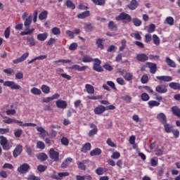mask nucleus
Instances as JSON below:
<instances>
[{
	"label": "nucleus",
	"mask_w": 180,
	"mask_h": 180,
	"mask_svg": "<svg viewBox=\"0 0 180 180\" xmlns=\"http://www.w3.org/2000/svg\"><path fill=\"white\" fill-rule=\"evenodd\" d=\"M0 84H4V86H8L11 89L19 90L22 89L20 85L15 83L13 81H6L4 82V79H0Z\"/></svg>",
	"instance_id": "obj_1"
},
{
	"label": "nucleus",
	"mask_w": 180,
	"mask_h": 180,
	"mask_svg": "<svg viewBox=\"0 0 180 180\" xmlns=\"http://www.w3.org/2000/svg\"><path fill=\"white\" fill-rule=\"evenodd\" d=\"M115 19L117 20H122L123 23L128 24L131 22V16L126 13H121Z\"/></svg>",
	"instance_id": "obj_2"
},
{
	"label": "nucleus",
	"mask_w": 180,
	"mask_h": 180,
	"mask_svg": "<svg viewBox=\"0 0 180 180\" xmlns=\"http://www.w3.org/2000/svg\"><path fill=\"white\" fill-rule=\"evenodd\" d=\"M30 170V165L27 163H23L18 167L17 171L19 174H26Z\"/></svg>",
	"instance_id": "obj_3"
},
{
	"label": "nucleus",
	"mask_w": 180,
	"mask_h": 180,
	"mask_svg": "<svg viewBox=\"0 0 180 180\" xmlns=\"http://www.w3.org/2000/svg\"><path fill=\"white\" fill-rule=\"evenodd\" d=\"M59 157H60V153L54 150V149L53 148L50 149L49 158H51V160L57 162V161L60 160Z\"/></svg>",
	"instance_id": "obj_4"
},
{
	"label": "nucleus",
	"mask_w": 180,
	"mask_h": 180,
	"mask_svg": "<svg viewBox=\"0 0 180 180\" xmlns=\"http://www.w3.org/2000/svg\"><path fill=\"white\" fill-rule=\"evenodd\" d=\"M23 151V147L22 145H18L14 150L13 151V155L14 158H18L20 154H22V152Z\"/></svg>",
	"instance_id": "obj_5"
},
{
	"label": "nucleus",
	"mask_w": 180,
	"mask_h": 180,
	"mask_svg": "<svg viewBox=\"0 0 180 180\" xmlns=\"http://www.w3.org/2000/svg\"><path fill=\"white\" fill-rule=\"evenodd\" d=\"M33 20V15L30 14L24 21V26L25 30H29L30 29V25H32V21Z\"/></svg>",
	"instance_id": "obj_6"
},
{
	"label": "nucleus",
	"mask_w": 180,
	"mask_h": 180,
	"mask_svg": "<svg viewBox=\"0 0 180 180\" xmlns=\"http://www.w3.org/2000/svg\"><path fill=\"white\" fill-rule=\"evenodd\" d=\"M88 69V66L84 65L81 66L79 65H72L71 67L69 68V70H75V71H85V70Z\"/></svg>",
	"instance_id": "obj_7"
},
{
	"label": "nucleus",
	"mask_w": 180,
	"mask_h": 180,
	"mask_svg": "<svg viewBox=\"0 0 180 180\" xmlns=\"http://www.w3.org/2000/svg\"><path fill=\"white\" fill-rule=\"evenodd\" d=\"M146 65L150 69V74H155L157 72V64L148 62Z\"/></svg>",
	"instance_id": "obj_8"
},
{
	"label": "nucleus",
	"mask_w": 180,
	"mask_h": 180,
	"mask_svg": "<svg viewBox=\"0 0 180 180\" xmlns=\"http://www.w3.org/2000/svg\"><path fill=\"white\" fill-rule=\"evenodd\" d=\"M56 103L57 108H58L59 109H66L67 106H68L67 101L63 100H58Z\"/></svg>",
	"instance_id": "obj_9"
},
{
	"label": "nucleus",
	"mask_w": 180,
	"mask_h": 180,
	"mask_svg": "<svg viewBox=\"0 0 180 180\" xmlns=\"http://www.w3.org/2000/svg\"><path fill=\"white\" fill-rule=\"evenodd\" d=\"M155 91L158 92V94H167L168 89L165 85H158L155 87Z\"/></svg>",
	"instance_id": "obj_10"
},
{
	"label": "nucleus",
	"mask_w": 180,
	"mask_h": 180,
	"mask_svg": "<svg viewBox=\"0 0 180 180\" xmlns=\"http://www.w3.org/2000/svg\"><path fill=\"white\" fill-rule=\"evenodd\" d=\"M29 57L28 52H26L25 53L22 54L21 57L13 60V64H19V63H22L26 60L27 58Z\"/></svg>",
	"instance_id": "obj_11"
},
{
	"label": "nucleus",
	"mask_w": 180,
	"mask_h": 180,
	"mask_svg": "<svg viewBox=\"0 0 180 180\" xmlns=\"http://www.w3.org/2000/svg\"><path fill=\"white\" fill-rule=\"evenodd\" d=\"M136 59L141 63H146V61L148 60V57L146 55V53H139L136 56Z\"/></svg>",
	"instance_id": "obj_12"
},
{
	"label": "nucleus",
	"mask_w": 180,
	"mask_h": 180,
	"mask_svg": "<svg viewBox=\"0 0 180 180\" xmlns=\"http://www.w3.org/2000/svg\"><path fill=\"white\" fill-rule=\"evenodd\" d=\"M157 119H158V120H159V122H160V123H162V124L167 123V116H166L165 114H164L163 112H160V113L157 115Z\"/></svg>",
	"instance_id": "obj_13"
},
{
	"label": "nucleus",
	"mask_w": 180,
	"mask_h": 180,
	"mask_svg": "<svg viewBox=\"0 0 180 180\" xmlns=\"http://www.w3.org/2000/svg\"><path fill=\"white\" fill-rule=\"evenodd\" d=\"M137 6H139V2L136 1V0H131V2L127 5V8H129L130 11L137 9Z\"/></svg>",
	"instance_id": "obj_14"
},
{
	"label": "nucleus",
	"mask_w": 180,
	"mask_h": 180,
	"mask_svg": "<svg viewBox=\"0 0 180 180\" xmlns=\"http://www.w3.org/2000/svg\"><path fill=\"white\" fill-rule=\"evenodd\" d=\"M106 110V108L105 106L101 105L94 108V113L95 115H102L103 112Z\"/></svg>",
	"instance_id": "obj_15"
},
{
	"label": "nucleus",
	"mask_w": 180,
	"mask_h": 180,
	"mask_svg": "<svg viewBox=\"0 0 180 180\" xmlns=\"http://www.w3.org/2000/svg\"><path fill=\"white\" fill-rule=\"evenodd\" d=\"M156 78L159 81H163L164 82H171L172 81V77L171 76H157Z\"/></svg>",
	"instance_id": "obj_16"
},
{
	"label": "nucleus",
	"mask_w": 180,
	"mask_h": 180,
	"mask_svg": "<svg viewBox=\"0 0 180 180\" xmlns=\"http://www.w3.org/2000/svg\"><path fill=\"white\" fill-rule=\"evenodd\" d=\"M172 112L174 116L179 117L180 119V108L179 107L175 105L171 108Z\"/></svg>",
	"instance_id": "obj_17"
},
{
	"label": "nucleus",
	"mask_w": 180,
	"mask_h": 180,
	"mask_svg": "<svg viewBox=\"0 0 180 180\" xmlns=\"http://www.w3.org/2000/svg\"><path fill=\"white\" fill-rule=\"evenodd\" d=\"M165 61L169 67H171L172 68H176L175 61L172 60L169 57H166Z\"/></svg>",
	"instance_id": "obj_18"
},
{
	"label": "nucleus",
	"mask_w": 180,
	"mask_h": 180,
	"mask_svg": "<svg viewBox=\"0 0 180 180\" xmlns=\"http://www.w3.org/2000/svg\"><path fill=\"white\" fill-rule=\"evenodd\" d=\"M108 29L109 30H111L112 32H117V25L115 22L110 21L108 22Z\"/></svg>",
	"instance_id": "obj_19"
},
{
	"label": "nucleus",
	"mask_w": 180,
	"mask_h": 180,
	"mask_svg": "<svg viewBox=\"0 0 180 180\" xmlns=\"http://www.w3.org/2000/svg\"><path fill=\"white\" fill-rule=\"evenodd\" d=\"M165 131L166 133H172L174 131V127L172 125L165 122L164 124Z\"/></svg>",
	"instance_id": "obj_20"
},
{
	"label": "nucleus",
	"mask_w": 180,
	"mask_h": 180,
	"mask_svg": "<svg viewBox=\"0 0 180 180\" xmlns=\"http://www.w3.org/2000/svg\"><path fill=\"white\" fill-rule=\"evenodd\" d=\"M91 15V12L89 11H86L82 13L77 15L78 19H85V18H89Z\"/></svg>",
	"instance_id": "obj_21"
},
{
	"label": "nucleus",
	"mask_w": 180,
	"mask_h": 180,
	"mask_svg": "<svg viewBox=\"0 0 180 180\" xmlns=\"http://www.w3.org/2000/svg\"><path fill=\"white\" fill-rule=\"evenodd\" d=\"M72 162V158H66L64 162H62L61 164V168H67L70 164Z\"/></svg>",
	"instance_id": "obj_22"
},
{
	"label": "nucleus",
	"mask_w": 180,
	"mask_h": 180,
	"mask_svg": "<svg viewBox=\"0 0 180 180\" xmlns=\"http://www.w3.org/2000/svg\"><path fill=\"white\" fill-rule=\"evenodd\" d=\"M169 88L174 91H180V84L176 82H171L169 84Z\"/></svg>",
	"instance_id": "obj_23"
},
{
	"label": "nucleus",
	"mask_w": 180,
	"mask_h": 180,
	"mask_svg": "<svg viewBox=\"0 0 180 180\" xmlns=\"http://www.w3.org/2000/svg\"><path fill=\"white\" fill-rule=\"evenodd\" d=\"M86 163V160H83L82 162H77V167L79 169H82V171H85L86 169V166L85 164Z\"/></svg>",
	"instance_id": "obj_24"
},
{
	"label": "nucleus",
	"mask_w": 180,
	"mask_h": 180,
	"mask_svg": "<svg viewBox=\"0 0 180 180\" xmlns=\"http://www.w3.org/2000/svg\"><path fill=\"white\" fill-rule=\"evenodd\" d=\"M85 88L87 94H95V89L94 88V86L89 84H87L85 85Z\"/></svg>",
	"instance_id": "obj_25"
},
{
	"label": "nucleus",
	"mask_w": 180,
	"mask_h": 180,
	"mask_svg": "<svg viewBox=\"0 0 180 180\" xmlns=\"http://www.w3.org/2000/svg\"><path fill=\"white\" fill-rule=\"evenodd\" d=\"M47 37H49V34L45 32V33H42V34H39L37 35V39L39 41H44V40H46L47 39Z\"/></svg>",
	"instance_id": "obj_26"
},
{
	"label": "nucleus",
	"mask_w": 180,
	"mask_h": 180,
	"mask_svg": "<svg viewBox=\"0 0 180 180\" xmlns=\"http://www.w3.org/2000/svg\"><path fill=\"white\" fill-rule=\"evenodd\" d=\"M82 153H86L87 151H91V143H86L81 150Z\"/></svg>",
	"instance_id": "obj_27"
},
{
	"label": "nucleus",
	"mask_w": 180,
	"mask_h": 180,
	"mask_svg": "<svg viewBox=\"0 0 180 180\" xmlns=\"http://www.w3.org/2000/svg\"><path fill=\"white\" fill-rule=\"evenodd\" d=\"M37 158L38 160H40V161L44 162V161H46V160H47L48 156H47V155H46V153H39L38 155H37Z\"/></svg>",
	"instance_id": "obj_28"
},
{
	"label": "nucleus",
	"mask_w": 180,
	"mask_h": 180,
	"mask_svg": "<svg viewBox=\"0 0 180 180\" xmlns=\"http://www.w3.org/2000/svg\"><path fill=\"white\" fill-rule=\"evenodd\" d=\"M58 176H55V179L60 180L64 178V176H70V172H60L58 174Z\"/></svg>",
	"instance_id": "obj_29"
},
{
	"label": "nucleus",
	"mask_w": 180,
	"mask_h": 180,
	"mask_svg": "<svg viewBox=\"0 0 180 180\" xmlns=\"http://www.w3.org/2000/svg\"><path fill=\"white\" fill-rule=\"evenodd\" d=\"M165 25H169V26H174V18L169 16L165 20Z\"/></svg>",
	"instance_id": "obj_30"
},
{
	"label": "nucleus",
	"mask_w": 180,
	"mask_h": 180,
	"mask_svg": "<svg viewBox=\"0 0 180 180\" xmlns=\"http://www.w3.org/2000/svg\"><path fill=\"white\" fill-rule=\"evenodd\" d=\"M102 150L100 148H96L90 152V155L94 157L95 155H101Z\"/></svg>",
	"instance_id": "obj_31"
},
{
	"label": "nucleus",
	"mask_w": 180,
	"mask_h": 180,
	"mask_svg": "<svg viewBox=\"0 0 180 180\" xmlns=\"http://www.w3.org/2000/svg\"><path fill=\"white\" fill-rule=\"evenodd\" d=\"M103 39H96V41L97 47H98V49H101V50H103L105 47V45H103Z\"/></svg>",
	"instance_id": "obj_32"
},
{
	"label": "nucleus",
	"mask_w": 180,
	"mask_h": 180,
	"mask_svg": "<svg viewBox=\"0 0 180 180\" xmlns=\"http://www.w3.org/2000/svg\"><path fill=\"white\" fill-rule=\"evenodd\" d=\"M47 11H42L39 15V20H44V19L47 18V15H48Z\"/></svg>",
	"instance_id": "obj_33"
},
{
	"label": "nucleus",
	"mask_w": 180,
	"mask_h": 180,
	"mask_svg": "<svg viewBox=\"0 0 180 180\" xmlns=\"http://www.w3.org/2000/svg\"><path fill=\"white\" fill-rule=\"evenodd\" d=\"M82 63H92L94 58H91L89 56H84L82 59Z\"/></svg>",
	"instance_id": "obj_34"
},
{
	"label": "nucleus",
	"mask_w": 180,
	"mask_h": 180,
	"mask_svg": "<svg viewBox=\"0 0 180 180\" xmlns=\"http://www.w3.org/2000/svg\"><path fill=\"white\" fill-rule=\"evenodd\" d=\"M132 22L136 26V27H139V26H141V20L138 18H133Z\"/></svg>",
	"instance_id": "obj_35"
},
{
	"label": "nucleus",
	"mask_w": 180,
	"mask_h": 180,
	"mask_svg": "<svg viewBox=\"0 0 180 180\" xmlns=\"http://www.w3.org/2000/svg\"><path fill=\"white\" fill-rule=\"evenodd\" d=\"M148 105L150 108H154L155 106H160V103L156 101H150L148 103Z\"/></svg>",
	"instance_id": "obj_36"
},
{
	"label": "nucleus",
	"mask_w": 180,
	"mask_h": 180,
	"mask_svg": "<svg viewBox=\"0 0 180 180\" xmlns=\"http://www.w3.org/2000/svg\"><path fill=\"white\" fill-rule=\"evenodd\" d=\"M51 32H52L53 34H54L55 36L61 34V30H60V28H58L57 27L52 28Z\"/></svg>",
	"instance_id": "obj_37"
},
{
	"label": "nucleus",
	"mask_w": 180,
	"mask_h": 180,
	"mask_svg": "<svg viewBox=\"0 0 180 180\" xmlns=\"http://www.w3.org/2000/svg\"><path fill=\"white\" fill-rule=\"evenodd\" d=\"M153 41L155 46H160V37L157 34L153 35Z\"/></svg>",
	"instance_id": "obj_38"
},
{
	"label": "nucleus",
	"mask_w": 180,
	"mask_h": 180,
	"mask_svg": "<svg viewBox=\"0 0 180 180\" xmlns=\"http://www.w3.org/2000/svg\"><path fill=\"white\" fill-rule=\"evenodd\" d=\"M93 70L96 71L97 72H103V68L101 66V65H94Z\"/></svg>",
	"instance_id": "obj_39"
},
{
	"label": "nucleus",
	"mask_w": 180,
	"mask_h": 180,
	"mask_svg": "<svg viewBox=\"0 0 180 180\" xmlns=\"http://www.w3.org/2000/svg\"><path fill=\"white\" fill-rule=\"evenodd\" d=\"M141 99L143 102H147V101H150V96H148V94H147V93H143L141 95Z\"/></svg>",
	"instance_id": "obj_40"
},
{
	"label": "nucleus",
	"mask_w": 180,
	"mask_h": 180,
	"mask_svg": "<svg viewBox=\"0 0 180 180\" xmlns=\"http://www.w3.org/2000/svg\"><path fill=\"white\" fill-rule=\"evenodd\" d=\"M65 5L70 9H75V4H74V3H72V1L70 0H68L65 3Z\"/></svg>",
	"instance_id": "obj_41"
},
{
	"label": "nucleus",
	"mask_w": 180,
	"mask_h": 180,
	"mask_svg": "<svg viewBox=\"0 0 180 180\" xmlns=\"http://www.w3.org/2000/svg\"><path fill=\"white\" fill-rule=\"evenodd\" d=\"M4 120L3 122L4 123H6V124H12V123H15V120L12 119V118H8L7 117H4Z\"/></svg>",
	"instance_id": "obj_42"
},
{
	"label": "nucleus",
	"mask_w": 180,
	"mask_h": 180,
	"mask_svg": "<svg viewBox=\"0 0 180 180\" xmlns=\"http://www.w3.org/2000/svg\"><path fill=\"white\" fill-rule=\"evenodd\" d=\"M94 29V26H92L91 23H84V30L86 32H91Z\"/></svg>",
	"instance_id": "obj_43"
},
{
	"label": "nucleus",
	"mask_w": 180,
	"mask_h": 180,
	"mask_svg": "<svg viewBox=\"0 0 180 180\" xmlns=\"http://www.w3.org/2000/svg\"><path fill=\"white\" fill-rule=\"evenodd\" d=\"M41 89L44 94H49L50 93V87L47 85H42Z\"/></svg>",
	"instance_id": "obj_44"
},
{
	"label": "nucleus",
	"mask_w": 180,
	"mask_h": 180,
	"mask_svg": "<svg viewBox=\"0 0 180 180\" xmlns=\"http://www.w3.org/2000/svg\"><path fill=\"white\" fill-rule=\"evenodd\" d=\"M22 133H23V130H22L20 129H18L14 131V136L16 138H19L22 136Z\"/></svg>",
	"instance_id": "obj_45"
},
{
	"label": "nucleus",
	"mask_w": 180,
	"mask_h": 180,
	"mask_svg": "<svg viewBox=\"0 0 180 180\" xmlns=\"http://www.w3.org/2000/svg\"><path fill=\"white\" fill-rule=\"evenodd\" d=\"M27 31L21 32L20 35L21 36H27V34H32L33 32H34V28H32L31 30H27Z\"/></svg>",
	"instance_id": "obj_46"
},
{
	"label": "nucleus",
	"mask_w": 180,
	"mask_h": 180,
	"mask_svg": "<svg viewBox=\"0 0 180 180\" xmlns=\"http://www.w3.org/2000/svg\"><path fill=\"white\" fill-rule=\"evenodd\" d=\"M31 93L33 94V95H41V91L37 88L34 87L31 89Z\"/></svg>",
	"instance_id": "obj_47"
},
{
	"label": "nucleus",
	"mask_w": 180,
	"mask_h": 180,
	"mask_svg": "<svg viewBox=\"0 0 180 180\" xmlns=\"http://www.w3.org/2000/svg\"><path fill=\"white\" fill-rule=\"evenodd\" d=\"M37 148H39L40 150H44V148H46V145H44L43 141H39L37 143Z\"/></svg>",
	"instance_id": "obj_48"
},
{
	"label": "nucleus",
	"mask_w": 180,
	"mask_h": 180,
	"mask_svg": "<svg viewBox=\"0 0 180 180\" xmlns=\"http://www.w3.org/2000/svg\"><path fill=\"white\" fill-rule=\"evenodd\" d=\"M124 78L126 81H131V79H133V74L130 72L126 73L124 75Z\"/></svg>",
	"instance_id": "obj_49"
},
{
	"label": "nucleus",
	"mask_w": 180,
	"mask_h": 180,
	"mask_svg": "<svg viewBox=\"0 0 180 180\" xmlns=\"http://www.w3.org/2000/svg\"><path fill=\"white\" fill-rule=\"evenodd\" d=\"M95 5H98L99 6H103L105 5V0H92Z\"/></svg>",
	"instance_id": "obj_50"
},
{
	"label": "nucleus",
	"mask_w": 180,
	"mask_h": 180,
	"mask_svg": "<svg viewBox=\"0 0 180 180\" xmlns=\"http://www.w3.org/2000/svg\"><path fill=\"white\" fill-rule=\"evenodd\" d=\"M37 169L39 172H44L47 169V166L39 165L37 166Z\"/></svg>",
	"instance_id": "obj_51"
},
{
	"label": "nucleus",
	"mask_w": 180,
	"mask_h": 180,
	"mask_svg": "<svg viewBox=\"0 0 180 180\" xmlns=\"http://www.w3.org/2000/svg\"><path fill=\"white\" fill-rule=\"evenodd\" d=\"M4 36L6 39H9V36H11V27H8L4 31Z\"/></svg>",
	"instance_id": "obj_52"
},
{
	"label": "nucleus",
	"mask_w": 180,
	"mask_h": 180,
	"mask_svg": "<svg viewBox=\"0 0 180 180\" xmlns=\"http://www.w3.org/2000/svg\"><path fill=\"white\" fill-rule=\"evenodd\" d=\"M96 174L97 175H103L105 174V170L103 169V167H98L96 169Z\"/></svg>",
	"instance_id": "obj_53"
},
{
	"label": "nucleus",
	"mask_w": 180,
	"mask_h": 180,
	"mask_svg": "<svg viewBox=\"0 0 180 180\" xmlns=\"http://www.w3.org/2000/svg\"><path fill=\"white\" fill-rule=\"evenodd\" d=\"M97 133H98V129H91L89 131L88 136L89 137H94V136H95V134H97Z\"/></svg>",
	"instance_id": "obj_54"
},
{
	"label": "nucleus",
	"mask_w": 180,
	"mask_h": 180,
	"mask_svg": "<svg viewBox=\"0 0 180 180\" xmlns=\"http://www.w3.org/2000/svg\"><path fill=\"white\" fill-rule=\"evenodd\" d=\"M1 146H2L3 149L5 150L6 151L11 150V148H12V146L9 145V143H8V142L1 145Z\"/></svg>",
	"instance_id": "obj_55"
},
{
	"label": "nucleus",
	"mask_w": 180,
	"mask_h": 180,
	"mask_svg": "<svg viewBox=\"0 0 180 180\" xmlns=\"http://www.w3.org/2000/svg\"><path fill=\"white\" fill-rule=\"evenodd\" d=\"M155 32V25L151 24L149 25V27L148 29V33H154Z\"/></svg>",
	"instance_id": "obj_56"
},
{
	"label": "nucleus",
	"mask_w": 180,
	"mask_h": 180,
	"mask_svg": "<svg viewBox=\"0 0 180 180\" xmlns=\"http://www.w3.org/2000/svg\"><path fill=\"white\" fill-rule=\"evenodd\" d=\"M111 158H112L113 160H119V158H120V153L114 152L111 155Z\"/></svg>",
	"instance_id": "obj_57"
},
{
	"label": "nucleus",
	"mask_w": 180,
	"mask_h": 180,
	"mask_svg": "<svg viewBox=\"0 0 180 180\" xmlns=\"http://www.w3.org/2000/svg\"><path fill=\"white\" fill-rule=\"evenodd\" d=\"M141 82L142 84H147V82H148V76L147 75H143L141 79Z\"/></svg>",
	"instance_id": "obj_58"
},
{
	"label": "nucleus",
	"mask_w": 180,
	"mask_h": 180,
	"mask_svg": "<svg viewBox=\"0 0 180 180\" xmlns=\"http://www.w3.org/2000/svg\"><path fill=\"white\" fill-rule=\"evenodd\" d=\"M103 68L105 69L106 71H113V67L110 65L109 63H105L104 65H103Z\"/></svg>",
	"instance_id": "obj_59"
},
{
	"label": "nucleus",
	"mask_w": 180,
	"mask_h": 180,
	"mask_svg": "<svg viewBox=\"0 0 180 180\" xmlns=\"http://www.w3.org/2000/svg\"><path fill=\"white\" fill-rule=\"evenodd\" d=\"M6 143H8V139H6V137H5L4 136H0V144H1V146H3L4 144H6Z\"/></svg>",
	"instance_id": "obj_60"
},
{
	"label": "nucleus",
	"mask_w": 180,
	"mask_h": 180,
	"mask_svg": "<svg viewBox=\"0 0 180 180\" xmlns=\"http://www.w3.org/2000/svg\"><path fill=\"white\" fill-rule=\"evenodd\" d=\"M164 154V147H162L160 149H156L155 155H162Z\"/></svg>",
	"instance_id": "obj_61"
},
{
	"label": "nucleus",
	"mask_w": 180,
	"mask_h": 180,
	"mask_svg": "<svg viewBox=\"0 0 180 180\" xmlns=\"http://www.w3.org/2000/svg\"><path fill=\"white\" fill-rule=\"evenodd\" d=\"M61 143L63 146H68L70 141H68V139H67L66 137H63L60 140Z\"/></svg>",
	"instance_id": "obj_62"
},
{
	"label": "nucleus",
	"mask_w": 180,
	"mask_h": 180,
	"mask_svg": "<svg viewBox=\"0 0 180 180\" xmlns=\"http://www.w3.org/2000/svg\"><path fill=\"white\" fill-rule=\"evenodd\" d=\"M122 98L126 102V103H130V102H131V97H130V96H124Z\"/></svg>",
	"instance_id": "obj_63"
},
{
	"label": "nucleus",
	"mask_w": 180,
	"mask_h": 180,
	"mask_svg": "<svg viewBox=\"0 0 180 180\" xmlns=\"http://www.w3.org/2000/svg\"><path fill=\"white\" fill-rule=\"evenodd\" d=\"M9 133V128H0V134H6Z\"/></svg>",
	"instance_id": "obj_64"
}]
</instances>
